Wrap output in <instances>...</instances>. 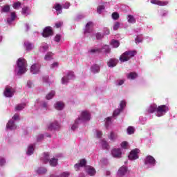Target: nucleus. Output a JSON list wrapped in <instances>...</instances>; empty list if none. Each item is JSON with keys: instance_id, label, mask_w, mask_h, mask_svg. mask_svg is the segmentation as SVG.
<instances>
[{"instance_id": "nucleus-23", "label": "nucleus", "mask_w": 177, "mask_h": 177, "mask_svg": "<svg viewBox=\"0 0 177 177\" xmlns=\"http://www.w3.org/2000/svg\"><path fill=\"white\" fill-rule=\"evenodd\" d=\"M127 19L128 23H131V24H135V23H136V19H135V17H133V15H129L127 16Z\"/></svg>"}, {"instance_id": "nucleus-20", "label": "nucleus", "mask_w": 177, "mask_h": 177, "mask_svg": "<svg viewBox=\"0 0 177 177\" xmlns=\"http://www.w3.org/2000/svg\"><path fill=\"white\" fill-rule=\"evenodd\" d=\"M1 13H9L10 12V6L9 5H5L3 7H1Z\"/></svg>"}, {"instance_id": "nucleus-54", "label": "nucleus", "mask_w": 177, "mask_h": 177, "mask_svg": "<svg viewBox=\"0 0 177 177\" xmlns=\"http://www.w3.org/2000/svg\"><path fill=\"white\" fill-rule=\"evenodd\" d=\"M63 26V22H58L55 24V27L57 28H60Z\"/></svg>"}, {"instance_id": "nucleus-63", "label": "nucleus", "mask_w": 177, "mask_h": 177, "mask_svg": "<svg viewBox=\"0 0 177 177\" xmlns=\"http://www.w3.org/2000/svg\"><path fill=\"white\" fill-rule=\"evenodd\" d=\"M55 66H57V62H55L51 65V68H53V67H55Z\"/></svg>"}, {"instance_id": "nucleus-32", "label": "nucleus", "mask_w": 177, "mask_h": 177, "mask_svg": "<svg viewBox=\"0 0 177 177\" xmlns=\"http://www.w3.org/2000/svg\"><path fill=\"white\" fill-rule=\"evenodd\" d=\"M28 12H30V8L26 6L22 8V11H21L22 15H26V16H28V15H30Z\"/></svg>"}, {"instance_id": "nucleus-4", "label": "nucleus", "mask_w": 177, "mask_h": 177, "mask_svg": "<svg viewBox=\"0 0 177 177\" xmlns=\"http://www.w3.org/2000/svg\"><path fill=\"white\" fill-rule=\"evenodd\" d=\"M139 153H140V150L139 149H134L131 150L130 154L128 156L129 160H131V161L138 160V158H139Z\"/></svg>"}, {"instance_id": "nucleus-21", "label": "nucleus", "mask_w": 177, "mask_h": 177, "mask_svg": "<svg viewBox=\"0 0 177 177\" xmlns=\"http://www.w3.org/2000/svg\"><path fill=\"white\" fill-rule=\"evenodd\" d=\"M155 111L157 112V104H153L148 108V113H153Z\"/></svg>"}, {"instance_id": "nucleus-57", "label": "nucleus", "mask_w": 177, "mask_h": 177, "mask_svg": "<svg viewBox=\"0 0 177 177\" xmlns=\"http://www.w3.org/2000/svg\"><path fill=\"white\" fill-rule=\"evenodd\" d=\"M12 119L16 120H19V114L16 113L14 115V116L12 117Z\"/></svg>"}, {"instance_id": "nucleus-38", "label": "nucleus", "mask_w": 177, "mask_h": 177, "mask_svg": "<svg viewBox=\"0 0 177 177\" xmlns=\"http://www.w3.org/2000/svg\"><path fill=\"white\" fill-rule=\"evenodd\" d=\"M88 52L90 53H100V52H102V50L100 48H92Z\"/></svg>"}, {"instance_id": "nucleus-53", "label": "nucleus", "mask_w": 177, "mask_h": 177, "mask_svg": "<svg viewBox=\"0 0 177 177\" xmlns=\"http://www.w3.org/2000/svg\"><path fill=\"white\" fill-rule=\"evenodd\" d=\"M125 106H127V102H125V101H121L120 109L122 110Z\"/></svg>"}, {"instance_id": "nucleus-14", "label": "nucleus", "mask_w": 177, "mask_h": 177, "mask_svg": "<svg viewBox=\"0 0 177 177\" xmlns=\"http://www.w3.org/2000/svg\"><path fill=\"white\" fill-rule=\"evenodd\" d=\"M59 123L56 121L53 123H50L49 125L48 126V129H49V131L59 129Z\"/></svg>"}, {"instance_id": "nucleus-1", "label": "nucleus", "mask_w": 177, "mask_h": 177, "mask_svg": "<svg viewBox=\"0 0 177 177\" xmlns=\"http://www.w3.org/2000/svg\"><path fill=\"white\" fill-rule=\"evenodd\" d=\"M138 52L136 50H127L123 53L119 57L120 62L125 63V62H129V59L135 57Z\"/></svg>"}, {"instance_id": "nucleus-7", "label": "nucleus", "mask_w": 177, "mask_h": 177, "mask_svg": "<svg viewBox=\"0 0 177 177\" xmlns=\"http://www.w3.org/2000/svg\"><path fill=\"white\" fill-rule=\"evenodd\" d=\"M74 72H69L67 77H64L62 79V84H66L68 82V80H74Z\"/></svg>"}, {"instance_id": "nucleus-60", "label": "nucleus", "mask_w": 177, "mask_h": 177, "mask_svg": "<svg viewBox=\"0 0 177 177\" xmlns=\"http://www.w3.org/2000/svg\"><path fill=\"white\" fill-rule=\"evenodd\" d=\"M70 176V174L68 173H63L62 175V177H68Z\"/></svg>"}, {"instance_id": "nucleus-61", "label": "nucleus", "mask_w": 177, "mask_h": 177, "mask_svg": "<svg viewBox=\"0 0 177 177\" xmlns=\"http://www.w3.org/2000/svg\"><path fill=\"white\" fill-rule=\"evenodd\" d=\"M102 131L97 132V138H102Z\"/></svg>"}, {"instance_id": "nucleus-49", "label": "nucleus", "mask_w": 177, "mask_h": 177, "mask_svg": "<svg viewBox=\"0 0 177 177\" xmlns=\"http://www.w3.org/2000/svg\"><path fill=\"white\" fill-rule=\"evenodd\" d=\"M61 39H62V35H56L54 38V41L55 42H60Z\"/></svg>"}, {"instance_id": "nucleus-45", "label": "nucleus", "mask_w": 177, "mask_h": 177, "mask_svg": "<svg viewBox=\"0 0 177 177\" xmlns=\"http://www.w3.org/2000/svg\"><path fill=\"white\" fill-rule=\"evenodd\" d=\"M109 124H111V118L108 117V118L106 119V122H105V127H106V128H109Z\"/></svg>"}, {"instance_id": "nucleus-27", "label": "nucleus", "mask_w": 177, "mask_h": 177, "mask_svg": "<svg viewBox=\"0 0 177 177\" xmlns=\"http://www.w3.org/2000/svg\"><path fill=\"white\" fill-rule=\"evenodd\" d=\"M16 20V12H11V19H7V23L10 24L12 21H15Z\"/></svg>"}, {"instance_id": "nucleus-39", "label": "nucleus", "mask_w": 177, "mask_h": 177, "mask_svg": "<svg viewBox=\"0 0 177 177\" xmlns=\"http://www.w3.org/2000/svg\"><path fill=\"white\" fill-rule=\"evenodd\" d=\"M112 19H113V20H118V19H120V14L117 12H113L112 14Z\"/></svg>"}, {"instance_id": "nucleus-35", "label": "nucleus", "mask_w": 177, "mask_h": 177, "mask_svg": "<svg viewBox=\"0 0 177 177\" xmlns=\"http://www.w3.org/2000/svg\"><path fill=\"white\" fill-rule=\"evenodd\" d=\"M91 26H93V23L92 21H89L88 23L86 24V30L84 31L85 34H86V32H91L89 31V27H91Z\"/></svg>"}, {"instance_id": "nucleus-9", "label": "nucleus", "mask_w": 177, "mask_h": 177, "mask_svg": "<svg viewBox=\"0 0 177 177\" xmlns=\"http://www.w3.org/2000/svg\"><path fill=\"white\" fill-rule=\"evenodd\" d=\"M40 68H41V66H39V64H34L32 65L30 70L32 74H38V73H39Z\"/></svg>"}, {"instance_id": "nucleus-11", "label": "nucleus", "mask_w": 177, "mask_h": 177, "mask_svg": "<svg viewBox=\"0 0 177 177\" xmlns=\"http://www.w3.org/2000/svg\"><path fill=\"white\" fill-rule=\"evenodd\" d=\"M79 118H80V120H83V121H89V120H91V114L86 111H82V117Z\"/></svg>"}, {"instance_id": "nucleus-19", "label": "nucleus", "mask_w": 177, "mask_h": 177, "mask_svg": "<svg viewBox=\"0 0 177 177\" xmlns=\"http://www.w3.org/2000/svg\"><path fill=\"white\" fill-rule=\"evenodd\" d=\"M127 77L128 80H136V78H138V73L136 72H131L127 75Z\"/></svg>"}, {"instance_id": "nucleus-59", "label": "nucleus", "mask_w": 177, "mask_h": 177, "mask_svg": "<svg viewBox=\"0 0 177 177\" xmlns=\"http://www.w3.org/2000/svg\"><path fill=\"white\" fill-rule=\"evenodd\" d=\"M135 41L136 43L142 42V39L139 38V36H137Z\"/></svg>"}, {"instance_id": "nucleus-18", "label": "nucleus", "mask_w": 177, "mask_h": 177, "mask_svg": "<svg viewBox=\"0 0 177 177\" xmlns=\"http://www.w3.org/2000/svg\"><path fill=\"white\" fill-rule=\"evenodd\" d=\"M55 108L56 110H62L64 109V103L63 102H57L55 104Z\"/></svg>"}, {"instance_id": "nucleus-64", "label": "nucleus", "mask_w": 177, "mask_h": 177, "mask_svg": "<svg viewBox=\"0 0 177 177\" xmlns=\"http://www.w3.org/2000/svg\"><path fill=\"white\" fill-rule=\"evenodd\" d=\"M43 49H44V50H46V49H48V46H43Z\"/></svg>"}, {"instance_id": "nucleus-40", "label": "nucleus", "mask_w": 177, "mask_h": 177, "mask_svg": "<svg viewBox=\"0 0 177 177\" xmlns=\"http://www.w3.org/2000/svg\"><path fill=\"white\" fill-rule=\"evenodd\" d=\"M56 93L55 91H52L51 93H48L47 95H46V99L47 100H50V99H52V97H53V96H55V94Z\"/></svg>"}, {"instance_id": "nucleus-17", "label": "nucleus", "mask_w": 177, "mask_h": 177, "mask_svg": "<svg viewBox=\"0 0 177 177\" xmlns=\"http://www.w3.org/2000/svg\"><path fill=\"white\" fill-rule=\"evenodd\" d=\"M128 171V168L127 167L123 166L120 167L118 171V175L120 176H122L127 174V171Z\"/></svg>"}, {"instance_id": "nucleus-31", "label": "nucleus", "mask_w": 177, "mask_h": 177, "mask_svg": "<svg viewBox=\"0 0 177 177\" xmlns=\"http://www.w3.org/2000/svg\"><path fill=\"white\" fill-rule=\"evenodd\" d=\"M26 107V104H19L15 107V111H20Z\"/></svg>"}, {"instance_id": "nucleus-22", "label": "nucleus", "mask_w": 177, "mask_h": 177, "mask_svg": "<svg viewBox=\"0 0 177 177\" xmlns=\"http://www.w3.org/2000/svg\"><path fill=\"white\" fill-rule=\"evenodd\" d=\"M92 73H94V74H96V73H99L100 71V66L99 65H93L91 68Z\"/></svg>"}, {"instance_id": "nucleus-15", "label": "nucleus", "mask_w": 177, "mask_h": 177, "mask_svg": "<svg viewBox=\"0 0 177 177\" xmlns=\"http://www.w3.org/2000/svg\"><path fill=\"white\" fill-rule=\"evenodd\" d=\"M86 165V160L81 159L80 163L75 164L74 167L76 171H78L80 167H85Z\"/></svg>"}, {"instance_id": "nucleus-3", "label": "nucleus", "mask_w": 177, "mask_h": 177, "mask_svg": "<svg viewBox=\"0 0 177 177\" xmlns=\"http://www.w3.org/2000/svg\"><path fill=\"white\" fill-rule=\"evenodd\" d=\"M169 109L167 105H160L157 106L156 114L158 117H162L164 114L169 111Z\"/></svg>"}, {"instance_id": "nucleus-58", "label": "nucleus", "mask_w": 177, "mask_h": 177, "mask_svg": "<svg viewBox=\"0 0 177 177\" xmlns=\"http://www.w3.org/2000/svg\"><path fill=\"white\" fill-rule=\"evenodd\" d=\"M104 32H105V34L106 35H109L110 34V29L107 28H104Z\"/></svg>"}, {"instance_id": "nucleus-44", "label": "nucleus", "mask_w": 177, "mask_h": 177, "mask_svg": "<svg viewBox=\"0 0 177 177\" xmlns=\"http://www.w3.org/2000/svg\"><path fill=\"white\" fill-rule=\"evenodd\" d=\"M54 9H55L57 12H60V10H62V5L59 3L55 4V6H54Z\"/></svg>"}, {"instance_id": "nucleus-8", "label": "nucleus", "mask_w": 177, "mask_h": 177, "mask_svg": "<svg viewBox=\"0 0 177 177\" xmlns=\"http://www.w3.org/2000/svg\"><path fill=\"white\" fill-rule=\"evenodd\" d=\"M111 154L114 158H121V156H122V151L121 149H113L111 151Z\"/></svg>"}, {"instance_id": "nucleus-5", "label": "nucleus", "mask_w": 177, "mask_h": 177, "mask_svg": "<svg viewBox=\"0 0 177 177\" xmlns=\"http://www.w3.org/2000/svg\"><path fill=\"white\" fill-rule=\"evenodd\" d=\"M53 34H54V32H53V29H52V27L46 26L43 30V32L41 33V35L42 37H44V38H48V37H52Z\"/></svg>"}, {"instance_id": "nucleus-16", "label": "nucleus", "mask_w": 177, "mask_h": 177, "mask_svg": "<svg viewBox=\"0 0 177 177\" xmlns=\"http://www.w3.org/2000/svg\"><path fill=\"white\" fill-rule=\"evenodd\" d=\"M6 128H7V129L13 131V129H16L17 128V126H16V124H15V122L10 120L6 125Z\"/></svg>"}, {"instance_id": "nucleus-12", "label": "nucleus", "mask_w": 177, "mask_h": 177, "mask_svg": "<svg viewBox=\"0 0 177 177\" xmlns=\"http://www.w3.org/2000/svg\"><path fill=\"white\" fill-rule=\"evenodd\" d=\"M118 64V59L116 58H111L109 62H107V66L108 67H115Z\"/></svg>"}, {"instance_id": "nucleus-51", "label": "nucleus", "mask_w": 177, "mask_h": 177, "mask_svg": "<svg viewBox=\"0 0 177 177\" xmlns=\"http://www.w3.org/2000/svg\"><path fill=\"white\" fill-rule=\"evenodd\" d=\"M52 56H53V54L52 53H48L45 56V60H50Z\"/></svg>"}, {"instance_id": "nucleus-30", "label": "nucleus", "mask_w": 177, "mask_h": 177, "mask_svg": "<svg viewBox=\"0 0 177 177\" xmlns=\"http://www.w3.org/2000/svg\"><path fill=\"white\" fill-rule=\"evenodd\" d=\"M24 46L26 50H31L32 49V44L28 41H25Z\"/></svg>"}, {"instance_id": "nucleus-29", "label": "nucleus", "mask_w": 177, "mask_h": 177, "mask_svg": "<svg viewBox=\"0 0 177 177\" xmlns=\"http://www.w3.org/2000/svg\"><path fill=\"white\" fill-rule=\"evenodd\" d=\"M80 121H81V118H78L77 120H76L75 121L74 124H73V126L71 127L72 131H75V129H77V128H78V124H79Z\"/></svg>"}, {"instance_id": "nucleus-2", "label": "nucleus", "mask_w": 177, "mask_h": 177, "mask_svg": "<svg viewBox=\"0 0 177 177\" xmlns=\"http://www.w3.org/2000/svg\"><path fill=\"white\" fill-rule=\"evenodd\" d=\"M18 74H24L27 71V61L24 58H19L17 61Z\"/></svg>"}, {"instance_id": "nucleus-25", "label": "nucleus", "mask_w": 177, "mask_h": 177, "mask_svg": "<svg viewBox=\"0 0 177 177\" xmlns=\"http://www.w3.org/2000/svg\"><path fill=\"white\" fill-rule=\"evenodd\" d=\"M48 172V169L44 167H40L37 170V173L39 174V175H44V174H46Z\"/></svg>"}, {"instance_id": "nucleus-28", "label": "nucleus", "mask_w": 177, "mask_h": 177, "mask_svg": "<svg viewBox=\"0 0 177 177\" xmlns=\"http://www.w3.org/2000/svg\"><path fill=\"white\" fill-rule=\"evenodd\" d=\"M49 164L51 167H56L57 165V159L55 158L50 159Z\"/></svg>"}, {"instance_id": "nucleus-6", "label": "nucleus", "mask_w": 177, "mask_h": 177, "mask_svg": "<svg viewBox=\"0 0 177 177\" xmlns=\"http://www.w3.org/2000/svg\"><path fill=\"white\" fill-rule=\"evenodd\" d=\"M3 95L6 97H12L15 95V89L12 87L6 86Z\"/></svg>"}, {"instance_id": "nucleus-10", "label": "nucleus", "mask_w": 177, "mask_h": 177, "mask_svg": "<svg viewBox=\"0 0 177 177\" xmlns=\"http://www.w3.org/2000/svg\"><path fill=\"white\" fill-rule=\"evenodd\" d=\"M145 164L147 165V164H150L151 165H156V159L151 156H147Z\"/></svg>"}, {"instance_id": "nucleus-50", "label": "nucleus", "mask_w": 177, "mask_h": 177, "mask_svg": "<svg viewBox=\"0 0 177 177\" xmlns=\"http://www.w3.org/2000/svg\"><path fill=\"white\" fill-rule=\"evenodd\" d=\"M120 22H115L113 25V30L114 31H117L118 28H120Z\"/></svg>"}, {"instance_id": "nucleus-55", "label": "nucleus", "mask_w": 177, "mask_h": 177, "mask_svg": "<svg viewBox=\"0 0 177 177\" xmlns=\"http://www.w3.org/2000/svg\"><path fill=\"white\" fill-rule=\"evenodd\" d=\"M104 48L106 53H110L111 49L110 48H109V46H104Z\"/></svg>"}, {"instance_id": "nucleus-46", "label": "nucleus", "mask_w": 177, "mask_h": 177, "mask_svg": "<svg viewBox=\"0 0 177 177\" xmlns=\"http://www.w3.org/2000/svg\"><path fill=\"white\" fill-rule=\"evenodd\" d=\"M104 6H99L97 8V13H99V15H100V13H102V10H104Z\"/></svg>"}, {"instance_id": "nucleus-42", "label": "nucleus", "mask_w": 177, "mask_h": 177, "mask_svg": "<svg viewBox=\"0 0 177 177\" xmlns=\"http://www.w3.org/2000/svg\"><path fill=\"white\" fill-rule=\"evenodd\" d=\"M109 138L111 140H113V142H114V140L117 139V135L114 134L113 132H111V134Z\"/></svg>"}, {"instance_id": "nucleus-13", "label": "nucleus", "mask_w": 177, "mask_h": 177, "mask_svg": "<svg viewBox=\"0 0 177 177\" xmlns=\"http://www.w3.org/2000/svg\"><path fill=\"white\" fill-rule=\"evenodd\" d=\"M151 3L153 5H158L159 6H167L168 1H162L160 0H151Z\"/></svg>"}, {"instance_id": "nucleus-56", "label": "nucleus", "mask_w": 177, "mask_h": 177, "mask_svg": "<svg viewBox=\"0 0 177 177\" xmlns=\"http://www.w3.org/2000/svg\"><path fill=\"white\" fill-rule=\"evenodd\" d=\"M102 38H103V35H102V33H97L96 35L97 39H102Z\"/></svg>"}, {"instance_id": "nucleus-47", "label": "nucleus", "mask_w": 177, "mask_h": 177, "mask_svg": "<svg viewBox=\"0 0 177 177\" xmlns=\"http://www.w3.org/2000/svg\"><path fill=\"white\" fill-rule=\"evenodd\" d=\"M101 145H102L103 149H109V144H107L106 141L102 140L101 142Z\"/></svg>"}, {"instance_id": "nucleus-37", "label": "nucleus", "mask_w": 177, "mask_h": 177, "mask_svg": "<svg viewBox=\"0 0 177 177\" xmlns=\"http://www.w3.org/2000/svg\"><path fill=\"white\" fill-rule=\"evenodd\" d=\"M120 146L122 149H124V150H127L128 149V142L127 141H123L121 144Z\"/></svg>"}, {"instance_id": "nucleus-33", "label": "nucleus", "mask_w": 177, "mask_h": 177, "mask_svg": "<svg viewBox=\"0 0 177 177\" xmlns=\"http://www.w3.org/2000/svg\"><path fill=\"white\" fill-rule=\"evenodd\" d=\"M111 45L113 46V48H118L120 46V41L118 40H112L111 41Z\"/></svg>"}, {"instance_id": "nucleus-41", "label": "nucleus", "mask_w": 177, "mask_h": 177, "mask_svg": "<svg viewBox=\"0 0 177 177\" xmlns=\"http://www.w3.org/2000/svg\"><path fill=\"white\" fill-rule=\"evenodd\" d=\"M122 109L121 108L120 109H115L114 111H113V117H117V115H119L120 113H121V111Z\"/></svg>"}, {"instance_id": "nucleus-24", "label": "nucleus", "mask_w": 177, "mask_h": 177, "mask_svg": "<svg viewBox=\"0 0 177 177\" xmlns=\"http://www.w3.org/2000/svg\"><path fill=\"white\" fill-rule=\"evenodd\" d=\"M42 160H43L44 162H45V164L49 162V161H50V160L49 159V153L45 152L44 153V157H43Z\"/></svg>"}, {"instance_id": "nucleus-52", "label": "nucleus", "mask_w": 177, "mask_h": 177, "mask_svg": "<svg viewBox=\"0 0 177 177\" xmlns=\"http://www.w3.org/2000/svg\"><path fill=\"white\" fill-rule=\"evenodd\" d=\"M6 164V160L3 158H0V167H3Z\"/></svg>"}, {"instance_id": "nucleus-48", "label": "nucleus", "mask_w": 177, "mask_h": 177, "mask_svg": "<svg viewBox=\"0 0 177 177\" xmlns=\"http://www.w3.org/2000/svg\"><path fill=\"white\" fill-rule=\"evenodd\" d=\"M43 82L48 84V86H49V85H50V84L49 83V76L43 77Z\"/></svg>"}, {"instance_id": "nucleus-36", "label": "nucleus", "mask_w": 177, "mask_h": 177, "mask_svg": "<svg viewBox=\"0 0 177 177\" xmlns=\"http://www.w3.org/2000/svg\"><path fill=\"white\" fill-rule=\"evenodd\" d=\"M127 131L129 135H132L133 133H135V129L133 127H129Z\"/></svg>"}, {"instance_id": "nucleus-34", "label": "nucleus", "mask_w": 177, "mask_h": 177, "mask_svg": "<svg viewBox=\"0 0 177 177\" xmlns=\"http://www.w3.org/2000/svg\"><path fill=\"white\" fill-rule=\"evenodd\" d=\"M34 153V147L32 145L29 146L28 148L27 154L28 156H31Z\"/></svg>"}, {"instance_id": "nucleus-43", "label": "nucleus", "mask_w": 177, "mask_h": 177, "mask_svg": "<svg viewBox=\"0 0 177 177\" xmlns=\"http://www.w3.org/2000/svg\"><path fill=\"white\" fill-rule=\"evenodd\" d=\"M12 6L14 9H19V8L21 6V3L20 1L15 2Z\"/></svg>"}, {"instance_id": "nucleus-26", "label": "nucleus", "mask_w": 177, "mask_h": 177, "mask_svg": "<svg viewBox=\"0 0 177 177\" xmlns=\"http://www.w3.org/2000/svg\"><path fill=\"white\" fill-rule=\"evenodd\" d=\"M87 174L90 175V176H93L95 174H96V170L93 167H88L87 169Z\"/></svg>"}, {"instance_id": "nucleus-62", "label": "nucleus", "mask_w": 177, "mask_h": 177, "mask_svg": "<svg viewBox=\"0 0 177 177\" xmlns=\"http://www.w3.org/2000/svg\"><path fill=\"white\" fill-rule=\"evenodd\" d=\"M124 82H125L124 80H121L119 81L118 85L120 86V85H123Z\"/></svg>"}]
</instances>
